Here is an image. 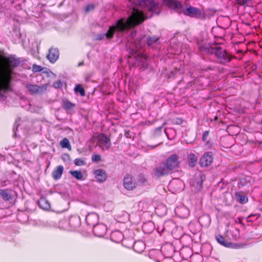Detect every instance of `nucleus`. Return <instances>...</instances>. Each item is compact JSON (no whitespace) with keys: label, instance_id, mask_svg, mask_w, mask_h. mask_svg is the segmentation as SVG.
Instances as JSON below:
<instances>
[{"label":"nucleus","instance_id":"nucleus-40","mask_svg":"<svg viewBox=\"0 0 262 262\" xmlns=\"http://www.w3.org/2000/svg\"><path fill=\"white\" fill-rule=\"evenodd\" d=\"M163 128L162 127H160L156 129L155 130V136H158L162 133Z\"/></svg>","mask_w":262,"mask_h":262},{"label":"nucleus","instance_id":"nucleus-36","mask_svg":"<svg viewBox=\"0 0 262 262\" xmlns=\"http://www.w3.org/2000/svg\"><path fill=\"white\" fill-rule=\"evenodd\" d=\"M184 212V214L183 216H181V217L186 218L190 214L189 210L185 206H181V211Z\"/></svg>","mask_w":262,"mask_h":262},{"label":"nucleus","instance_id":"nucleus-22","mask_svg":"<svg viewBox=\"0 0 262 262\" xmlns=\"http://www.w3.org/2000/svg\"><path fill=\"white\" fill-rule=\"evenodd\" d=\"M0 196L5 201H9L13 198L11 190L9 189H0Z\"/></svg>","mask_w":262,"mask_h":262},{"label":"nucleus","instance_id":"nucleus-25","mask_svg":"<svg viewBox=\"0 0 262 262\" xmlns=\"http://www.w3.org/2000/svg\"><path fill=\"white\" fill-rule=\"evenodd\" d=\"M235 195L236 196V198L237 199V201L240 204H246L248 201V197L245 194H244L243 192H236L235 193Z\"/></svg>","mask_w":262,"mask_h":262},{"label":"nucleus","instance_id":"nucleus-39","mask_svg":"<svg viewBox=\"0 0 262 262\" xmlns=\"http://www.w3.org/2000/svg\"><path fill=\"white\" fill-rule=\"evenodd\" d=\"M138 181L141 184H144L146 182V179L143 175H140L138 178Z\"/></svg>","mask_w":262,"mask_h":262},{"label":"nucleus","instance_id":"nucleus-17","mask_svg":"<svg viewBox=\"0 0 262 262\" xmlns=\"http://www.w3.org/2000/svg\"><path fill=\"white\" fill-rule=\"evenodd\" d=\"M163 4L172 10H178L180 8V3L174 0H162Z\"/></svg>","mask_w":262,"mask_h":262},{"label":"nucleus","instance_id":"nucleus-26","mask_svg":"<svg viewBox=\"0 0 262 262\" xmlns=\"http://www.w3.org/2000/svg\"><path fill=\"white\" fill-rule=\"evenodd\" d=\"M198 162V158L193 153H190L188 155L187 164L190 168H193Z\"/></svg>","mask_w":262,"mask_h":262},{"label":"nucleus","instance_id":"nucleus-38","mask_svg":"<svg viewBox=\"0 0 262 262\" xmlns=\"http://www.w3.org/2000/svg\"><path fill=\"white\" fill-rule=\"evenodd\" d=\"M62 85L61 82L60 80L56 81L54 82L53 86L54 88L56 89L60 88Z\"/></svg>","mask_w":262,"mask_h":262},{"label":"nucleus","instance_id":"nucleus-44","mask_svg":"<svg viewBox=\"0 0 262 262\" xmlns=\"http://www.w3.org/2000/svg\"><path fill=\"white\" fill-rule=\"evenodd\" d=\"M145 227V225H144L143 226V227H142L143 230H144Z\"/></svg>","mask_w":262,"mask_h":262},{"label":"nucleus","instance_id":"nucleus-11","mask_svg":"<svg viewBox=\"0 0 262 262\" xmlns=\"http://www.w3.org/2000/svg\"><path fill=\"white\" fill-rule=\"evenodd\" d=\"M213 158L211 152H207L205 153L200 160V164L202 167H207L213 162Z\"/></svg>","mask_w":262,"mask_h":262},{"label":"nucleus","instance_id":"nucleus-9","mask_svg":"<svg viewBox=\"0 0 262 262\" xmlns=\"http://www.w3.org/2000/svg\"><path fill=\"white\" fill-rule=\"evenodd\" d=\"M123 186L128 190H132L136 188V183L134 178L129 174H126L123 179Z\"/></svg>","mask_w":262,"mask_h":262},{"label":"nucleus","instance_id":"nucleus-12","mask_svg":"<svg viewBox=\"0 0 262 262\" xmlns=\"http://www.w3.org/2000/svg\"><path fill=\"white\" fill-rule=\"evenodd\" d=\"M219 45H204L199 47L200 51L204 54H214L218 48Z\"/></svg>","mask_w":262,"mask_h":262},{"label":"nucleus","instance_id":"nucleus-32","mask_svg":"<svg viewBox=\"0 0 262 262\" xmlns=\"http://www.w3.org/2000/svg\"><path fill=\"white\" fill-rule=\"evenodd\" d=\"M74 163L75 165L78 166H81L86 164L85 160L83 158L75 159L74 161Z\"/></svg>","mask_w":262,"mask_h":262},{"label":"nucleus","instance_id":"nucleus-31","mask_svg":"<svg viewBox=\"0 0 262 262\" xmlns=\"http://www.w3.org/2000/svg\"><path fill=\"white\" fill-rule=\"evenodd\" d=\"M74 90L76 93H79L81 96H84L85 95V91L80 84L76 85Z\"/></svg>","mask_w":262,"mask_h":262},{"label":"nucleus","instance_id":"nucleus-8","mask_svg":"<svg viewBox=\"0 0 262 262\" xmlns=\"http://www.w3.org/2000/svg\"><path fill=\"white\" fill-rule=\"evenodd\" d=\"M215 238L220 244L225 247L238 249L244 247V245L241 244H233L227 242L224 237L220 234L217 235L215 236Z\"/></svg>","mask_w":262,"mask_h":262},{"label":"nucleus","instance_id":"nucleus-16","mask_svg":"<svg viewBox=\"0 0 262 262\" xmlns=\"http://www.w3.org/2000/svg\"><path fill=\"white\" fill-rule=\"evenodd\" d=\"M61 106L67 113L71 114L73 112L76 104L67 99H64L62 100Z\"/></svg>","mask_w":262,"mask_h":262},{"label":"nucleus","instance_id":"nucleus-24","mask_svg":"<svg viewBox=\"0 0 262 262\" xmlns=\"http://www.w3.org/2000/svg\"><path fill=\"white\" fill-rule=\"evenodd\" d=\"M148 10L151 13V15L154 14H158L160 13V9L158 4L154 1L150 2L148 7Z\"/></svg>","mask_w":262,"mask_h":262},{"label":"nucleus","instance_id":"nucleus-41","mask_svg":"<svg viewBox=\"0 0 262 262\" xmlns=\"http://www.w3.org/2000/svg\"><path fill=\"white\" fill-rule=\"evenodd\" d=\"M250 0H242L241 3L238 2V4L241 5H244L246 4L248 2H249Z\"/></svg>","mask_w":262,"mask_h":262},{"label":"nucleus","instance_id":"nucleus-1","mask_svg":"<svg viewBox=\"0 0 262 262\" xmlns=\"http://www.w3.org/2000/svg\"><path fill=\"white\" fill-rule=\"evenodd\" d=\"M146 18V16L142 12L134 8L132 15L127 19L121 18L119 19L115 25L110 27L105 34L98 35L97 39L101 40L103 38L104 36H105L107 39H112L115 32H122L132 28H134L143 23Z\"/></svg>","mask_w":262,"mask_h":262},{"label":"nucleus","instance_id":"nucleus-28","mask_svg":"<svg viewBox=\"0 0 262 262\" xmlns=\"http://www.w3.org/2000/svg\"><path fill=\"white\" fill-rule=\"evenodd\" d=\"M211 220L209 215H203L199 219V222L202 226L208 225L210 223Z\"/></svg>","mask_w":262,"mask_h":262},{"label":"nucleus","instance_id":"nucleus-21","mask_svg":"<svg viewBox=\"0 0 262 262\" xmlns=\"http://www.w3.org/2000/svg\"><path fill=\"white\" fill-rule=\"evenodd\" d=\"M133 248L137 253H141L145 250V244L142 241L139 240L134 243Z\"/></svg>","mask_w":262,"mask_h":262},{"label":"nucleus","instance_id":"nucleus-2","mask_svg":"<svg viewBox=\"0 0 262 262\" xmlns=\"http://www.w3.org/2000/svg\"><path fill=\"white\" fill-rule=\"evenodd\" d=\"M0 91L8 89L11 80L13 69L17 67L19 61L12 56L0 55Z\"/></svg>","mask_w":262,"mask_h":262},{"label":"nucleus","instance_id":"nucleus-46","mask_svg":"<svg viewBox=\"0 0 262 262\" xmlns=\"http://www.w3.org/2000/svg\"><path fill=\"white\" fill-rule=\"evenodd\" d=\"M155 147H156L155 146H152V148H155Z\"/></svg>","mask_w":262,"mask_h":262},{"label":"nucleus","instance_id":"nucleus-30","mask_svg":"<svg viewBox=\"0 0 262 262\" xmlns=\"http://www.w3.org/2000/svg\"><path fill=\"white\" fill-rule=\"evenodd\" d=\"M209 131L208 130H206V131H205L204 133H203V136H202V141L203 142H206V145L208 146H211V143L209 141L207 140V139H208V137L209 136Z\"/></svg>","mask_w":262,"mask_h":262},{"label":"nucleus","instance_id":"nucleus-27","mask_svg":"<svg viewBox=\"0 0 262 262\" xmlns=\"http://www.w3.org/2000/svg\"><path fill=\"white\" fill-rule=\"evenodd\" d=\"M39 206L44 210H48L50 208V204L45 198H40L38 201Z\"/></svg>","mask_w":262,"mask_h":262},{"label":"nucleus","instance_id":"nucleus-4","mask_svg":"<svg viewBox=\"0 0 262 262\" xmlns=\"http://www.w3.org/2000/svg\"><path fill=\"white\" fill-rule=\"evenodd\" d=\"M182 12L186 16L198 19L204 17L205 15L201 10L191 6H188L184 9Z\"/></svg>","mask_w":262,"mask_h":262},{"label":"nucleus","instance_id":"nucleus-37","mask_svg":"<svg viewBox=\"0 0 262 262\" xmlns=\"http://www.w3.org/2000/svg\"><path fill=\"white\" fill-rule=\"evenodd\" d=\"M101 156L99 155L94 154L92 156V161L93 162H99L101 160Z\"/></svg>","mask_w":262,"mask_h":262},{"label":"nucleus","instance_id":"nucleus-35","mask_svg":"<svg viewBox=\"0 0 262 262\" xmlns=\"http://www.w3.org/2000/svg\"><path fill=\"white\" fill-rule=\"evenodd\" d=\"M47 70L46 68L42 67L40 66L33 64L32 66V71L33 72H39L42 71L43 69Z\"/></svg>","mask_w":262,"mask_h":262},{"label":"nucleus","instance_id":"nucleus-7","mask_svg":"<svg viewBox=\"0 0 262 262\" xmlns=\"http://www.w3.org/2000/svg\"><path fill=\"white\" fill-rule=\"evenodd\" d=\"M48 85V84H43L40 86L36 84H27L26 87L31 95H34L45 92L47 89Z\"/></svg>","mask_w":262,"mask_h":262},{"label":"nucleus","instance_id":"nucleus-34","mask_svg":"<svg viewBox=\"0 0 262 262\" xmlns=\"http://www.w3.org/2000/svg\"><path fill=\"white\" fill-rule=\"evenodd\" d=\"M60 145L62 148H67L71 147L69 140L64 138L60 142Z\"/></svg>","mask_w":262,"mask_h":262},{"label":"nucleus","instance_id":"nucleus-10","mask_svg":"<svg viewBox=\"0 0 262 262\" xmlns=\"http://www.w3.org/2000/svg\"><path fill=\"white\" fill-rule=\"evenodd\" d=\"M179 159V156L176 154L171 155L166 159L165 162L172 171L179 167L180 164Z\"/></svg>","mask_w":262,"mask_h":262},{"label":"nucleus","instance_id":"nucleus-6","mask_svg":"<svg viewBox=\"0 0 262 262\" xmlns=\"http://www.w3.org/2000/svg\"><path fill=\"white\" fill-rule=\"evenodd\" d=\"M154 172L156 177H160L167 175L173 171L166 162H162L154 169Z\"/></svg>","mask_w":262,"mask_h":262},{"label":"nucleus","instance_id":"nucleus-3","mask_svg":"<svg viewBox=\"0 0 262 262\" xmlns=\"http://www.w3.org/2000/svg\"><path fill=\"white\" fill-rule=\"evenodd\" d=\"M80 225V219L76 216H72L69 220L62 219L58 222V227L61 230H70L75 229Z\"/></svg>","mask_w":262,"mask_h":262},{"label":"nucleus","instance_id":"nucleus-5","mask_svg":"<svg viewBox=\"0 0 262 262\" xmlns=\"http://www.w3.org/2000/svg\"><path fill=\"white\" fill-rule=\"evenodd\" d=\"M215 56L218 60V62L222 64H226L230 62L232 57L231 55L227 53L225 50L223 49L220 46L217 48Z\"/></svg>","mask_w":262,"mask_h":262},{"label":"nucleus","instance_id":"nucleus-29","mask_svg":"<svg viewBox=\"0 0 262 262\" xmlns=\"http://www.w3.org/2000/svg\"><path fill=\"white\" fill-rule=\"evenodd\" d=\"M70 173L75 178L78 180H81L82 179L83 175L80 171L78 170H71Z\"/></svg>","mask_w":262,"mask_h":262},{"label":"nucleus","instance_id":"nucleus-19","mask_svg":"<svg viewBox=\"0 0 262 262\" xmlns=\"http://www.w3.org/2000/svg\"><path fill=\"white\" fill-rule=\"evenodd\" d=\"M63 166L62 165H58L56 166L52 171L51 175L52 178L54 180L60 179L62 176L63 171Z\"/></svg>","mask_w":262,"mask_h":262},{"label":"nucleus","instance_id":"nucleus-33","mask_svg":"<svg viewBox=\"0 0 262 262\" xmlns=\"http://www.w3.org/2000/svg\"><path fill=\"white\" fill-rule=\"evenodd\" d=\"M159 40V38L156 36L149 37L147 39V43L148 46H152Z\"/></svg>","mask_w":262,"mask_h":262},{"label":"nucleus","instance_id":"nucleus-15","mask_svg":"<svg viewBox=\"0 0 262 262\" xmlns=\"http://www.w3.org/2000/svg\"><path fill=\"white\" fill-rule=\"evenodd\" d=\"M161 251L166 257H171L174 251L173 246L169 244L163 245L161 247Z\"/></svg>","mask_w":262,"mask_h":262},{"label":"nucleus","instance_id":"nucleus-13","mask_svg":"<svg viewBox=\"0 0 262 262\" xmlns=\"http://www.w3.org/2000/svg\"><path fill=\"white\" fill-rule=\"evenodd\" d=\"M59 53L58 50L54 47L51 48L49 50L48 54L47 55V59L50 62L54 63L59 58Z\"/></svg>","mask_w":262,"mask_h":262},{"label":"nucleus","instance_id":"nucleus-45","mask_svg":"<svg viewBox=\"0 0 262 262\" xmlns=\"http://www.w3.org/2000/svg\"><path fill=\"white\" fill-rule=\"evenodd\" d=\"M86 11H89V8L88 7L86 8Z\"/></svg>","mask_w":262,"mask_h":262},{"label":"nucleus","instance_id":"nucleus-42","mask_svg":"<svg viewBox=\"0 0 262 262\" xmlns=\"http://www.w3.org/2000/svg\"><path fill=\"white\" fill-rule=\"evenodd\" d=\"M89 219H90V216H88V217H86V221L87 222H89Z\"/></svg>","mask_w":262,"mask_h":262},{"label":"nucleus","instance_id":"nucleus-20","mask_svg":"<svg viewBox=\"0 0 262 262\" xmlns=\"http://www.w3.org/2000/svg\"><path fill=\"white\" fill-rule=\"evenodd\" d=\"M95 178L99 182H103L106 181L107 175L105 171L102 169H97L94 172Z\"/></svg>","mask_w":262,"mask_h":262},{"label":"nucleus","instance_id":"nucleus-23","mask_svg":"<svg viewBox=\"0 0 262 262\" xmlns=\"http://www.w3.org/2000/svg\"><path fill=\"white\" fill-rule=\"evenodd\" d=\"M110 238L114 242L118 243L122 240L123 235L121 232L116 230L112 232L110 235Z\"/></svg>","mask_w":262,"mask_h":262},{"label":"nucleus","instance_id":"nucleus-14","mask_svg":"<svg viewBox=\"0 0 262 262\" xmlns=\"http://www.w3.org/2000/svg\"><path fill=\"white\" fill-rule=\"evenodd\" d=\"M106 227L102 224H98L94 226L93 233L98 237H103L106 233Z\"/></svg>","mask_w":262,"mask_h":262},{"label":"nucleus","instance_id":"nucleus-18","mask_svg":"<svg viewBox=\"0 0 262 262\" xmlns=\"http://www.w3.org/2000/svg\"><path fill=\"white\" fill-rule=\"evenodd\" d=\"M98 141L100 144L103 145L106 149H108L111 146L110 139L103 134H101L98 136Z\"/></svg>","mask_w":262,"mask_h":262},{"label":"nucleus","instance_id":"nucleus-43","mask_svg":"<svg viewBox=\"0 0 262 262\" xmlns=\"http://www.w3.org/2000/svg\"><path fill=\"white\" fill-rule=\"evenodd\" d=\"M82 64H83V62H80V63H79V66H81Z\"/></svg>","mask_w":262,"mask_h":262}]
</instances>
